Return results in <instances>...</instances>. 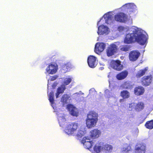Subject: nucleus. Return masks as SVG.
Returning <instances> with one entry per match:
<instances>
[{
	"label": "nucleus",
	"mask_w": 153,
	"mask_h": 153,
	"mask_svg": "<svg viewBox=\"0 0 153 153\" xmlns=\"http://www.w3.org/2000/svg\"><path fill=\"white\" fill-rule=\"evenodd\" d=\"M128 107L130 110H132L133 109H135V102L132 103L130 104L129 105Z\"/></svg>",
	"instance_id": "obj_37"
},
{
	"label": "nucleus",
	"mask_w": 153,
	"mask_h": 153,
	"mask_svg": "<svg viewBox=\"0 0 153 153\" xmlns=\"http://www.w3.org/2000/svg\"><path fill=\"white\" fill-rule=\"evenodd\" d=\"M124 99H120V103H123L124 101Z\"/></svg>",
	"instance_id": "obj_42"
},
{
	"label": "nucleus",
	"mask_w": 153,
	"mask_h": 153,
	"mask_svg": "<svg viewBox=\"0 0 153 153\" xmlns=\"http://www.w3.org/2000/svg\"><path fill=\"white\" fill-rule=\"evenodd\" d=\"M147 128L151 129L153 128V120L147 121L145 125Z\"/></svg>",
	"instance_id": "obj_30"
},
{
	"label": "nucleus",
	"mask_w": 153,
	"mask_h": 153,
	"mask_svg": "<svg viewBox=\"0 0 153 153\" xmlns=\"http://www.w3.org/2000/svg\"><path fill=\"white\" fill-rule=\"evenodd\" d=\"M133 151L131 149L130 146L123 147L121 150V153H133Z\"/></svg>",
	"instance_id": "obj_26"
},
{
	"label": "nucleus",
	"mask_w": 153,
	"mask_h": 153,
	"mask_svg": "<svg viewBox=\"0 0 153 153\" xmlns=\"http://www.w3.org/2000/svg\"><path fill=\"white\" fill-rule=\"evenodd\" d=\"M79 94L78 93H76L73 94L72 95V97L75 99H76L78 97H79Z\"/></svg>",
	"instance_id": "obj_39"
},
{
	"label": "nucleus",
	"mask_w": 153,
	"mask_h": 153,
	"mask_svg": "<svg viewBox=\"0 0 153 153\" xmlns=\"http://www.w3.org/2000/svg\"><path fill=\"white\" fill-rule=\"evenodd\" d=\"M86 133V129L84 126H81L78 132L76 134L75 132V135L78 138H80L83 136Z\"/></svg>",
	"instance_id": "obj_18"
},
{
	"label": "nucleus",
	"mask_w": 153,
	"mask_h": 153,
	"mask_svg": "<svg viewBox=\"0 0 153 153\" xmlns=\"http://www.w3.org/2000/svg\"><path fill=\"white\" fill-rule=\"evenodd\" d=\"M65 114L62 113H59L58 114V120L59 125L60 127L63 128H64L63 130L64 132L66 133L67 132L65 131L66 130L67 128V122L65 118Z\"/></svg>",
	"instance_id": "obj_5"
},
{
	"label": "nucleus",
	"mask_w": 153,
	"mask_h": 153,
	"mask_svg": "<svg viewBox=\"0 0 153 153\" xmlns=\"http://www.w3.org/2000/svg\"><path fill=\"white\" fill-rule=\"evenodd\" d=\"M140 55V53L137 51H133L129 54V59L130 61H134L136 60Z\"/></svg>",
	"instance_id": "obj_14"
},
{
	"label": "nucleus",
	"mask_w": 153,
	"mask_h": 153,
	"mask_svg": "<svg viewBox=\"0 0 153 153\" xmlns=\"http://www.w3.org/2000/svg\"><path fill=\"white\" fill-rule=\"evenodd\" d=\"M110 32L109 28L106 26L102 25L98 27L97 33L99 35H106Z\"/></svg>",
	"instance_id": "obj_6"
},
{
	"label": "nucleus",
	"mask_w": 153,
	"mask_h": 153,
	"mask_svg": "<svg viewBox=\"0 0 153 153\" xmlns=\"http://www.w3.org/2000/svg\"><path fill=\"white\" fill-rule=\"evenodd\" d=\"M128 72L127 71H123L118 74L116 76L117 79L118 80H121L125 79L127 76Z\"/></svg>",
	"instance_id": "obj_22"
},
{
	"label": "nucleus",
	"mask_w": 153,
	"mask_h": 153,
	"mask_svg": "<svg viewBox=\"0 0 153 153\" xmlns=\"http://www.w3.org/2000/svg\"><path fill=\"white\" fill-rule=\"evenodd\" d=\"M148 69V67L145 68L143 69L140 70L138 71L136 74V76L137 78H139L144 75Z\"/></svg>",
	"instance_id": "obj_24"
},
{
	"label": "nucleus",
	"mask_w": 153,
	"mask_h": 153,
	"mask_svg": "<svg viewBox=\"0 0 153 153\" xmlns=\"http://www.w3.org/2000/svg\"><path fill=\"white\" fill-rule=\"evenodd\" d=\"M77 124L75 123H71L68 124V134L74 136L75 132L77 128Z\"/></svg>",
	"instance_id": "obj_7"
},
{
	"label": "nucleus",
	"mask_w": 153,
	"mask_h": 153,
	"mask_svg": "<svg viewBox=\"0 0 153 153\" xmlns=\"http://www.w3.org/2000/svg\"><path fill=\"white\" fill-rule=\"evenodd\" d=\"M81 143L83 144L85 148L87 149H91V147L93 145L94 143L91 141L88 137H84L81 141Z\"/></svg>",
	"instance_id": "obj_8"
},
{
	"label": "nucleus",
	"mask_w": 153,
	"mask_h": 153,
	"mask_svg": "<svg viewBox=\"0 0 153 153\" xmlns=\"http://www.w3.org/2000/svg\"><path fill=\"white\" fill-rule=\"evenodd\" d=\"M130 49L129 46L126 45L122 46L120 48L121 51L126 52L129 51Z\"/></svg>",
	"instance_id": "obj_34"
},
{
	"label": "nucleus",
	"mask_w": 153,
	"mask_h": 153,
	"mask_svg": "<svg viewBox=\"0 0 153 153\" xmlns=\"http://www.w3.org/2000/svg\"><path fill=\"white\" fill-rule=\"evenodd\" d=\"M123 11L126 12L129 15H134L137 10V6L134 3H128L120 8Z\"/></svg>",
	"instance_id": "obj_4"
},
{
	"label": "nucleus",
	"mask_w": 153,
	"mask_h": 153,
	"mask_svg": "<svg viewBox=\"0 0 153 153\" xmlns=\"http://www.w3.org/2000/svg\"><path fill=\"white\" fill-rule=\"evenodd\" d=\"M113 11H111L105 13L101 18L100 20L98 22L97 25L98 26L101 22L102 19L103 18L105 20V23L107 24L112 25L115 21L122 23H126L129 25L132 24V20L131 19H128L127 16L122 12H120L115 14L113 17Z\"/></svg>",
	"instance_id": "obj_2"
},
{
	"label": "nucleus",
	"mask_w": 153,
	"mask_h": 153,
	"mask_svg": "<svg viewBox=\"0 0 153 153\" xmlns=\"http://www.w3.org/2000/svg\"><path fill=\"white\" fill-rule=\"evenodd\" d=\"M146 146L143 144H139L136 145L135 148V153H145Z\"/></svg>",
	"instance_id": "obj_16"
},
{
	"label": "nucleus",
	"mask_w": 153,
	"mask_h": 153,
	"mask_svg": "<svg viewBox=\"0 0 153 153\" xmlns=\"http://www.w3.org/2000/svg\"><path fill=\"white\" fill-rule=\"evenodd\" d=\"M79 92H80V93H81V94H82V95L84 94V93H82V92H81V91H80Z\"/></svg>",
	"instance_id": "obj_43"
},
{
	"label": "nucleus",
	"mask_w": 153,
	"mask_h": 153,
	"mask_svg": "<svg viewBox=\"0 0 153 153\" xmlns=\"http://www.w3.org/2000/svg\"><path fill=\"white\" fill-rule=\"evenodd\" d=\"M120 95L123 99L128 98L130 96V93L127 91H123L121 92Z\"/></svg>",
	"instance_id": "obj_28"
},
{
	"label": "nucleus",
	"mask_w": 153,
	"mask_h": 153,
	"mask_svg": "<svg viewBox=\"0 0 153 153\" xmlns=\"http://www.w3.org/2000/svg\"><path fill=\"white\" fill-rule=\"evenodd\" d=\"M135 110L137 111H140L142 110L144 107V104L142 102H135Z\"/></svg>",
	"instance_id": "obj_23"
},
{
	"label": "nucleus",
	"mask_w": 153,
	"mask_h": 153,
	"mask_svg": "<svg viewBox=\"0 0 153 153\" xmlns=\"http://www.w3.org/2000/svg\"><path fill=\"white\" fill-rule=\"evenodd\" d=\"M152 75L145 76L143 78L142 83L144 85H149L152 82Z\"/></svg>",
	"instance_id": "obj_17"
},
{
	"label": "nucleus",
	"mask_w": 153,
	"mask_h": 153,
	"mask_svg": "<svg viewBox=\"0 0 153 153\" xmlns=\"http://www.w3.org/2000/svg\"><path fill=\"white\" fill-rule=\"evenodd\" d=\"M65 89V85L64 84L62 85L59 87L57 89V91L56 94V98L59 97V95L60 94L63 93Z\"/></svg>",
	"instance_id": "obj_20"
},
{
	"label": "nucleus",
	"mask_w": 153,
	"mask_h": 153,
	"mask_svg": "<svg viewBox=\"0 0 153 153\" xmlns=\"http://www.w3.org/2000/svg\"><path fill=\"white\" fill-rule=\"evenodd\" d=\"M134 91L136 95H140L143 94L144 92V89L143 87L139 86L135 88Z\"/></svg>",
	"instance_id": "obj_21"
},
{
	"label": "nucleus",
	"mask_w": 153,
	"mask_h": 153,
	"mask_svg": "<svg viewBox=\"0 0 153 153\" xmlns=\"http://www.w3.org/2000/svg\"><path fill=\"white\" fill-rule=\"evenodd\" d=\"M132 84L131 82L127 81L122 85L121 87L124 88L130 89L132 88Z\"/></svg>",
	"instance_id": "obj_27"
},
{
	"label": "nucleus",
	"mask_w": 153,
	"mask_h": 153,
	"mask_svg": "<svg viewBox=\"0 0 153 153\" xmlns=\"http://www.w3.org/2000/svg\"><path fill=\"white\" fill-rule=\"evenodd\" d=\"M101 134V131L97 129H94L91 131V136L93 138L98 137Z\"/></svg>",
	"instance_id": "obj_19"
},
{
	"label": "nucleus",
	"mask_w": 153,
	"mask_h": 153,
	"mask_svg": "<svg viewBox=\"0 0 153 153\" xmlns=\"http://www.w3.org/2000/svg\"><path fill=\"white\" fill-rule=\"evenodd\" d=\"M74 83H71V84H69L68 85V89H70L74 85Z\"/></svg>",
	"instance_id": "obj_41"
},
{
	"label": "nucleus",
	"mask_w": 153,
	"mask_h": 153,
	"mask_svg": "<svg viewBox=\"0 0 153 153\" xmlns=\"http://www.w3.org/2000/svg\"><path fill=\"white\" fill-rule=\"evenodd\" d=\"M111 65L112 68L117 71H120L123 68V65L121 64L119 60L111 61Z\"/></svg>",
	"instance_id": "obj_11"
},
{
	"label": "nucleus",
	"mask_w": 153,
	"mask_h": 153,
	"mask_svg": "<svg viewBox=\"0 0 153 153\" xmlns=\"http://www.w3.org/2000/svg\"><path fill=\"white\" fill-rule=\"evenodd\" d=\"M74 67V66L71 62H68V71H70Z\"/></svg>",
	"instance_id": "obj_38"
},
{
	"label": "nucleus",
	"mask_w": 153,
	"mask_h": 153,
	"mask_svg": "<svg viewBox=\"0 0 153 153\" xmlns=\"http://www.w3.org/2000/svg\"><path fill=\"white\" fill-rule=\"evenodd\" d=\"M105 96L107 97L110 98L113 97V94L112 92H110L108 89H106L105 91Z\"/></svg>",
	"instance_id": "obj_33"
},
{
	"label": "nucleus",
	"mask_w": 153,
	"mask_h": 153,
	"mask_svg": "<svg viewBox=\"0 0 153 153\" xmlns=\"http://www.w3.org/2000/svg\"><path fill=\"white\" fill-rule=\"evenodd\" d=\"M68 109L71 115L77 117L78 116L79 111L78 109L72 104H68Z\"/></svg>",
	"instance_id": "obj_13"
},
{
	"label": "nucleus",
	"mask_w": 153,
	"mask_h": 153,
	"mask_svg": "<svg viewBox=\"0 0 153 153\" xmlns=\"http://www.w3.org/2000/svg\"><path fill=\"white\" fill-rule=\"evenodd\" d=\"M102 150L108 152H111L112 151L113 147L110 145L106 144L104 145L102 147Z\"/></svg>",
	"instance_id": "obj_29"
},
{
	"label": "nucleus",
	"mask_w": 153,
	"mask_h": 153,
	"mask_svg": "<svg viewBox=\"0 0 153 153\" xmlns=\"http://www.w3.org/2000/svg\"><path fill=\"white\" fill-rule=\"evenodd\" d=\"M54 96L53 92H51L49 96V100L52 104H53L54 103Z\"/></svg>",
	"instance_id": "obj_31"
},
{
	"label": "nucleus",
	"mask_w": 153,
	"mask_h": 153,
	"mask_svg": "<svg viewBox=\"0 0 153 153\" xmlns=\"http://www.w3.org/2000/svg\"><path fill=\"white\" fill-rule=\"evenodd\" d=\"M61 101L63 105L67 103V94H64L62 96Z\"/></svg>",
	"instance_id": "obj_32"
},
{
	"label": "nucleus",
	"mask_w": 153,
	"mask_h": 153,
	"mask_svg": "<svg viewBox=\"0 0 153 153\" xmlns=\"http://www.w3.org/2000/svg\"><path fill=\"white\" fill-rule=\"evenodd\" d=\"M57 77V76L56 75H54L51 76L50 80L51 81H53L55 80Z\"/></svg>",
	"instance_id": "obj_40"
},
{
	"label": "nucleus",
	"mask_w": 153,
	"mask_h": 153,
	"mask_svg": "<svg viewBox=\"0 0 153 153\" xmlns=\"http://www.w3.org/2000/svg\"><path fill=\"white\" fill-rule=\"evenodd\" d=\"M58 69L56 64H50L46 68V71L49 74H53L56 73Z\"/></svg>",
	"instance_id": "obj_10"
},
{
	"label": "nucleus",
	"mask_w": 153,
	"mask_h": 153,
	"mask_svg": "<svg viewBox=\"0 0 153 153\" xmlns=\"http://www.w3.org/2000/svg\"><path fill=\"white\" fill-rule=\"evenodd\" d=\"M67 98H68V99L69 98V97H68H68H67Z\"/></svg>",
	"instance_id": "obj_44"
},
{
	"label": "nucleus",
	"mask_w": 153,
	"mask_h": 153,
	"mask_svg": "<svg viewBox=\"0 0 153 153\" xmlns=\"http://www.w3.org/2000/svg\"><path fill=\"white\" fill-rule=\"evenodd\" d=\"M73 77L71 76H68V85L71 83H74Z\"/></svg>",
	"instance_id": "obj_36"
},
{
	"label": "nucleus",
	"mask_w": 153,
	"mask_h": 153,
	"mask_svg": "<svg viewBox=\"0 0 153 153\" xmlns=\"http://www.w3.org/2000/svg\"><path fill=\"white\" fill-rule=\"evenodd\" d=\"M117 30L120 34H124L126 32L124 42L125 44H130L136 41L142 45L147 43L148 36L146 32L140 28L135 26H119Z\"/></svg>",
	"instance_id": "obj_1"
},
{
	"label": "nucleus",
	"mask_w": 153,
	"mask_h": 153,
	"mask_svg": "<svg viewBox=\"0 0 153 153\" xmlns=\"http://www.w3.org/2000/svg\"><path fill=\"white\" fill-rule=\"evenodd\" d=\"M102 147L96 144L93 148V150L90 151H91L92 153H99L102 150Z\"/></svg>",
	"instance_id": "obj_25"
},
{
	"label": "nucleus",
	"mask_w": 153,
	"mask_h": 153,
	"mask_svg": "<svg viewBox=\"0 0 153 153\" xmlns=\"http://www.w3.org/2000/svg\"><path fill=\"white\" fill-rule=\"evenodd\" d=\"M106 46V44L104 43H97L95 45V52L97 54H99L104 50Z\"/></svg>",
	"instance_id": "obj_12"
},
{
	"label": "nucleus",
	"mask_w": 153,
	"mask_h": 153,
	"mask_svg": "<svg viewBox=\"0 0 153 153\" xmlns=\"http://www.w3.org/2000/svg\"><path fill=\"white\" fill-rule=\"evenodd\" d=\"M96 57L91 55L88 58V63L89 67L91 68H95L97 64V61Z\"/></svg>",
	"instance_id": "obj_9"
},
{
	"label": "nucleus",
	"mask_w": 153,
	"mask_h": 153,
	"mask_svg": "<svg viewBox=\"0 0 153 153\" xmlns=\"http://www.w3.org/2000/svg\"><path fill=\"white\" fill-rule=\"evenodd\" d=\"M117 47L116 45H111L107 50V55L108 56H110L114 54L117 51Z\"/></svg>",
	"instance_id": "obj_15"
},
{
	"label": "nucleus",
	"mask_w": 153,
	"mask_h": 153,
	"mask_svg": "<svg viewBox=\"0 0 153 153\" xmlns=\"http://www.w3.org/2000/svg\"><path fill=\"white\" fill-rule=\"evenodd\" d=\"M109 75H108V77H109Z\"/></svg>",
	"instance_id": "obj_45"
},
{
	"label": "nucleus",
	"mask_w": 153,
	"mask_h": 153,
	"mask_svg": "<svg viewBox=\"0 0 153 153\" xmlns=\"http://www.w3.org/2000/svg\"><path fill=\"white\" fill-rule=\"evenodd\" d=\"M97 92L95 91V89L94 88H93L89 90V94L88 96H89V95H95L97 94Z\"/></svg>",
	"instance_id": "obj_35"
},
{
	"label": "nucleus",
	"mask_w": 153,
	"mask_h": 153,
	"mask_svg": "<svg viewBox=\"0 0 153 153\" xmlns=\"http://www.w3.org/2000/svg\"><path fill=\"white\" fill-rule=\"evenodd\" d=\"M98 114L94 111H91L88 114L86 119V125L89 128L95 126L98 120Z\"/></svg>",
	"instance_id": "obj_3"
}]
</instances>
